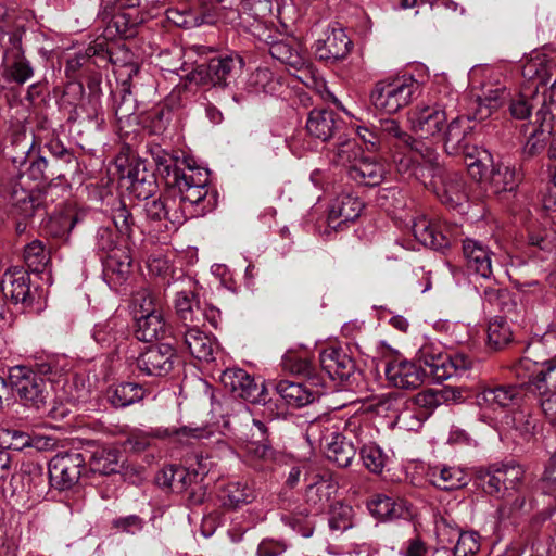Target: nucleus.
Returning a JSON list of instances; mask_svg holds the SVG:
<instances>
[{"label":"nucleus","instance_id":"8","mask_svg":"<svg viewBox=\"0 0 556 556\" xmlns=\"http://www.w3.org/2000/svg\"><path fill=\"white\" fill-rule=\"evenodd\" d=\"M84 466L85 458L80 453L56 454L49 463L51 486L61 491L71 489L79 481Z\"/></svg>","mask_w":556,"mask_h":556},{"label":"nucleus","instance_id":"55","mask_svg":"<svg viewBox=\"0 0 556 556\" xmlns=\"http://www.w3.org/2000/svg\"><path fill=\"white\" fill-rule=\"evenodd\" d=\"M456 544L453 548L454 556H473L481 547V536L476 531H455Z\"/></svg>","mask_w":556,"mask_h":556},{"label":"nucleus","instance_id":"59","mask_svg":"<svg viewBox=\"0 0 556 556\" xmlns=\"http://www.w3.org/2000/svg\"><path fill=\"white\" fill-rule=\"evenodd\" d=\"M26 176L34 181H41L60 178L62 173L50 167L46 157L39 155L30 161Z\"/></svg>","mask_w":556,"mask_h":556},{"label":"nucleus","instance_id":"21","mask_svg":"<svg viewBox=\"0 0 556 556\" xmlns=\"http://www.w3.org/2000/svg\"><path fill=\"white\" fill-rule=\"evenodd\" d=\"M463 254L467 269L478 277L491 279L493 252L479 240L466 238L463 241Z\"/></svg>","mask_w":556,"mask_h":556},{"label":"nucleus","instance_id":"7","mask_svg":"<svg viewBox=\"0 0 556 556\" xmlns=\"http://www.w3.org/2000/svg\"><path fill=\"white\" fill-rule=\"evenodd\" d=\"M483 491L491 496H502L509 492L529 489L525 482V469L518 464H503L489 470L482 477Z\"/></svg>","mask_w":556,"mask_h":556},{"label":"nucleus","instance_id":"29","mask_svg":"<svg viewBox=\"0 0 556 556\" xmlns=\"http://www.w3.org/2000/svg\"><path fill=\"white\" fill-rule=\"evenodd\" d=\"M132 258L126 248L117 249L103 261V276L111 288H117L129 276Z\"/></svg>","mask_w":556,"mask_h":556},{"label":"nucleus","instance_id":"23","mask_svg":"<svg viewBox=\"0 0 556 556\" xmlns=\"http://www.w3.org/2000/svg\"><path fill=\"white\" fill-rule=\"evenodd\" d=\"M252 426L247 434L242 448L250 460H270L274 450L268 440V429L261 420L252 418Z\"/></svg>","mask_w":556,"mask_h":556},{"label":"nucleus","instance_id":"2","mask_svg":"<svg viewBox=\"0 0 556 556\" xmlns=\"http://www.w3.org/2000/svg\"><path fill=\"white\" fill-rule=\"evenodd\" d=\"M270 55L293 71L305 86L316 90L324 100L338 102L329 91L324 78L315 72L309 59L300 45L290 40H277L269 45Z\"/></svg>","mask_w":556,"mask_h":556},{"label":"nucleus","instance_id":"14","mask_svg":"<svg viewBox=\"0 0 556 556\" xmlns=\"http://www.w3.org/2000/svg\"><path fill=\"white\" fill-rule=\"evenodd\" d=\"M368 430V426L357 425L356 420L345 422L346 433H353V437L356 439L364 466L374 473H380L386 466L388 457L379 445L372 442H365Z\"/></svg>","mask_w":556,"mask_h":556},{"label":"nucleus","instance_id":"62","mask_svg":"<svg viewBox=\"0 0 556 556\" xmlns=\"http://www.w3.org/2000/svg\"><path fill=\"white\" fill-rule=\"evenodd\" d=\"M152 156L159 170L165 173L167 176H173V179L175 178V170L184 169L178 165V159L165 150L156 148L152 151Z\"/></svg>","mask_w":556,"mask_h":556},{"label":"nucleus","instance_id":"13","mask_svg":"<svg viewBox=\"0 0 556 556\" xmlns=\"http://www.w3.org/2000/svg\"><path fill=\"white\" fill-rule=\"evenodd\" d=\"M175 357V350L172 345H153L139 355L137 367L146 376H166L174 367Z\"/></svg>","mask_w":556,"mask_h":556},{"label":"nucleus","instance_id":"28","mask_svg":"<svg viewBox=\"0 0 556 556\" xmlns=\"http://www.w3.org/2000/svg\"><path fill=\"white\" fill-rule=\"evenodd\" d=\"M127 336L128 324L118 316L98 323L92 330V338L104 349H117Z\"/></svg>","mask_w":556,"mask_h":556},{"label":"nucleus","instance_id":"16","mask_svg":"<svg viewBox=\"0 0 556 556\" xmlns=\"http://www.w3.org/2000/svg\"><path fill=\"white\" fill-rule=\"evenodd\" d=\"M184 210L177 208V201L175 197L169 194L167 189L166 193L157 199L147 201L144 204L146 216L153 223H162L166 229H169L170 224L174 228L185 223Z\"/></svg>","mask_w":556,"mask_h":556},{"label":"nucleus","instance_id":"15","mask_svg":"<svg viewBox=\"0 0 556 556\" xmlns=\"http://www.w3.org/2000/svg\"><path fill=\"white\" fill-rule=\"evenodd\" d=\"M443 394L441 391L425 390L412 399V405L424 409V412L415 413L410 408H406L397 415L396 421L408 430L418 429L422 421L431 414V412L441 405Z\"/></svg>","mask_w":556,"mask_h":556},{"label":"nucleus","instance_id":"1","mask_svg":"<svg viewBox=\"0 0 556 556\" xmlns=\"http://www.w3.org/2000/svg\"><path fill=\"white\" fill-rule=\"evenodd\" d=\"M168 190L176 198L177 208L184 210L185 222L204 216L217 205V192L208 187V172L200 167L187 166L175 170V178L168 181Z\"/></svg>","mask_w":556,"mask_h":556},{"label":"nucleus","instance_id":"39","mask_svg":"<svg viewBox=\"0 0 556 556\" xmlns=\"http://www.w3.org/2000/svg\"><path fill=\"white\" fill-rule=\"evenodd\" d=\"M126 178L130 181V192L137 198L148 200L156 190V180L154 175L147 170L143 164L137 163L131 166Z\"/></svg>","mask_w":556,"mask_h":556},{"label":"nucleus","instance_id":"3","mask_svg":"<svg viewBox=\"0 0 556 556\" xmlns=\"http://www.w3.org/2000/svg\"><path fill=\"white\" fill-rule=\"evenodd\" d=\"M420 89L419 81L412 75L380 80L370 92V102L380 113L395 114L408 105Z\"/></svg>","mask_w":556,"mask_h":556},{"label":"nucleus","instance_id":"51","mask_svg":"<svg viewBox=\"0 0 556 556\" xmlns=\"http://www.w3.org/2000/svg\"><path fill=\"white\" fill-rule=\"evenodd\" d=\"M24 262L34 273H42L46 269L50 256L41 241L34 240L25 247Z\"/></svg>","mask_w":556,"mask_h":556},{"label":"nucleus","instance_id":"54","mask_svg":"<svg viewBox=\"0 0 556 556\" xmlns=\"http://www.w3.org/2000/svg\"><path fill=\"white\" fill-rule=\"evenodd\" d=\"M34 370L45 382L47 380L51 383H59L66 371L65 359L54 356L48 357L36 363V369Z\"/></svg>","mask_w":556,"mask_h":556},{"label":"nucleus","instance_id":"19","mask_svg":"<svg viewBox=\"0 0 556 556\" xmlns=\"http://www.w3.org/2000/svg\"><path fill=\"white\" fill-rule=\"evenodd\" d=\"M321 370L331 380L345 381L355 372V362L341 348L328 346L319 353Z\"/></svg>","mask_w":556,"mask_h":556},{"label":"nucleus","instance_id":"49","mask_svg":"<svg viewBox=\"0 0 556 556\" xmlns=\"http://www.w3.org/2000/svg\"><path fill=\"white\" fill-rule=\"evenodd\" d=\"M541 105L539 92L533 91L531 86L525 87L522 91L510 101L509 112L517 119L530 117L532 110Z\"/></svg>","mask_w":556,"mask_h":556},{"label":"nucleus","instance_id":"52","mask_svg":"<svg viewBox=\"0 0 556 556\" xmlns=\"http://www.w3.org/2000/svg\"><path fill=\"white\" fill-rule=\"evenodd\" d=\"M12 199L16 211L25 218L34 216L41 207L39 193L31 190H14Z\"/></svg>","mask_w":556,"mask_h":556},{"label":"nucleus","instance_id":"45","mask_svg":"<svg viewBox=\"0 0 556 556\" xmlns=\"http://www.w3.org/2000/svg\"><path fill=\"white\" fill-rule=\"evenodd\" d=\"M155 437L157 438H170L173 443L180 445H191L195 441L208 439L211 432L203 428H191V427H172V428H159L155 430Z\"/></svg>","mask_w":556,"mask_h":556},{"label":"nucleus","instance_id":"57","mask_svg":"<svg viewBox=\"0 0 556 556\" xmlns=\"http://www.w3.org/2000/svg\"><path fill=\"white\" fill-rule=\"evenodd\" d=\"M329 528L333 532H343L353 527V508L349 505L337 504L330 510Z\"/></svg>","mask_w":556,"mask_h":556},{"label":"nucleus","instance_id":"63","mask_svg":"<svg viewBox=\"0 0 556 556\" xmlns=\"http://www.w3.org/2000/svg\"><path fill=\"white\" fill-rule=\"evenodd\" d=\"M112 220L122 235L129 236L134 226V217L124 203H121L112 212Z\"/></svg>","mask_w":556,"mask_h":556},{"label":"nucleus","instance_id":"46","mask_svg":"<svg viewBox=\"0 0 556 556\" xmlns=\"http://www.w3.org/2000/svg\"><path fill=\"white\" fill-rule=\"evenodd\" d=\"M253 491L245 483L229 482L222 488L219 500L224 507L237 509L253 501Z\"/></svg>","mask_w":556,"mask_h":556},{"label":"nucleus","instance_id":"31","mask_svg":"<svg viewBox=\"0 0 556 556\" xmlns=\"http://www.w3.org/2000/svg\"><path fill=\"white\" fill-rule=\"evenodd\" d=\"M502 500L498 505L496 513L501 521L511 520L516 521L532 509V500L530 497V490H522L519 492H509L502 496H497Z\"/></svg>","mask_w":556,"mask_h":556},{"label":"nucleus","instance_id":"17","mask_svg":"<svg viewBox=\"0 0 556 556\" xmlns=\"http://www.w3.org/2000/svg\"><path fill=\"white\" fill-rule=\"evenodd\" d=\"M440 137H443L444 148L448 154L470 155L473 126L469 117L457 116L444 127Z\"/></svg>","mask_w":556,"mask_h":556},{"label":"nucleus","instance_id":"10","mask_svg":"<svg viewBox=\"0 0 556 556\" xmlns=\"http://www.w3.org/2000/svg\"><path fill=\"white\" fill-rule=\"evenodd\" d=\"M219 381L233 396L251 403H265V388L255 382L244 369L232 367L222 371Z\"/></svg>","mask_w":556,"mask_h":556},{"label":"nucleus","instance_id":"4","mask_svg":"<svg viewBox=\"0 0 556 556\" xmlns=\"http://www.w3.org/2000/svg\"><path fill=\"white\" fill-rule=\"evenodd\" d=\"M417 358L430 367V377L437 382L463 374L471 366V359L467 355L446 354L441 345L434 343L422 344L417 351Z\"/></svg>","mask_w":556,"mask_h":556},{"label":"nucleus","instance_id":"6","mask_svg":"<svg viewBox=\"0 0 556 556\" xmlns=\"http://www.w3.org/2000/svg\"><path fill=\"white\" fill-rule=\"evenodd\" d=\"M8 382L25 405L38 409L46 403V382L33 368L22 365L10 368Z\"/></svg>","mask_w":556,"mask_h":556},{"label":"nucleus","instance_id":"60","mask_svg":"<svg viewBox=\"0 0 556 556\" xmlns=\"http://www.w3.org/2000/svg\"><path fill=\"white\" fill-rule=\"evenodd\" d=\"M361 148L355 140L340 142L333 151V161L340 165H353L361 157Z\"/></svg>","mask_w":556,"mask_h":556},{"label":"nucleus","instance_id":"12","mask_svg":"<svg viewBox=\"0 0 556 556\" xmlns=\"http://www.w3.org/2000/svg\"><path fill=\"white\" fill-rule=\"evenodd\" d=\"M35 75L33 63L26 58L22 46L14 45L7 50L2 58V79L8 88L21 87L30 80Z\"/></svg>","mask_w":556,"mask_h":556},{"label":"nucleus","instance_id":"27","mask_svg":"<svg viewBox=\"0 0 556 556\" xmlns=\"http://www.w3.org/2000/svg\"><path fill=\"white\" fill-rule=\"evenodd\" d=\"M184 344L189 353L201 362H211L214 359V353L217 349L216 342L212 337L200 329V326L192 325L179 331Z\"/></svg>","mask_w":556,"mask_h":556},{"label":"nucleus","instance_id":"20","mask_svg":"<svg viewBox=\"0 0 556 556\" xmlns=\"http://www.w3.org/2000/svg\"><path fill=\"white\" fill-rule=\"evenodd\" d=\"M412 232L417 241L433 250H445L452 244L446 227L432 223L424 215L412 220Z\"/></svg>","mask_w":556,"mask_h":556},{"label":"nucleus","instance_id":"40","mask_svg":"<svg viewBox=\"0 0 556 556\" xmlns=\"http://www.w3.org/2000/svg\"><path fill=\"white\" fill-rule=\"evenodd\" d=\"M379 131L382 148L401 150L413 147L414 138L400 126L396 119H381Z\"/></svg>","mask_w":556,"mask_h":556},{"label":"nucleus","instance_id":"24","mask_svg":"<svg viewBox=\"0 0 556 556\" xmlns=\"http://www.w3.org/2000/svg\"><path fill=\"white\" fill-rule=\"evenodd\" d=\"M363 208L364 203L357 195L351 192H343L330 204L328 226L337 230L342 224L355 220L361 215Z\"/></svg>","mask_w":556,"mask_h":556},{"label":"nucleus","instance_id":"26","mask_svg":"<svg viewBox=\"0 0 556 556\" xmlns=\"http://www.w3.org/2000/svg\"><path fill=\"white\" fill-rule=\"evenodd\" d=\"M343 421L337 416L325 414L312 420L306 429L307 440L312 444H318L320 448L326 447V443H331L341 438Z\"/></svg>","mask_w":556,"mask_h":556},{"label":"nucleus","instance_id":"50","mask_svg":"<svg viewBox=\"0 0 556 556\" xmlns=\"http://www.w3.org/2000/svg\"><path fill=\"white\" fill-rule=\"evenodd\" d=\"M118 452L112 448H100L93 452L90 460V470L99 475H111L118 471Z\"/></svg>","mask_w":556,"mask_h":556},{"label":"nucleus","instance_id":"43","mask_svg":"<svg viewBox=\"0 0 556 556\" xmlns=\"http://www.w3.org/2000/svg\"><path fill=\"white\" fill-rule=\"evenodd\" d=\"M193 478H195V475H191L186 468L169 465L157 472L155 481L162 488H168L173 492L180 493L191 485Z\"/></svg>","mask_w":556,"mask_h":556},{"label":"nucleus","instance_id":"42","mask_svg":"<svg viewBox=\"0 0 556 556\" xmlns=\"http://www.w3.org/2000/svg\"><path fill=\"white\" fill-rule=\"evenodd\" d=\"M175 308L179 319L184 323V328L197 325H203L202 308L199 301L191 291L177 292L175 299Z\"/></svg>","mask_w":556,"mask_h":556},{"label":"nucleus","instance_id":"9","mask_svg":"<svg viewBox=\"0 0 556 556\" xmlns=\"http://www.w3.org/2000/svg\"><path fill=\"white\" fill-rule=\"evenodd\" d=\"M408 122L412 130L420 137L429 138L441 136L446 125V112L444 105L435 102L432 104L420 103L408 113Z\"/></svg>","mask_w":556,"mask_h":556},{"label":"nucleus","instance_id":"53","mask_svg":"<svg viewBox=\"0 0 556 556\" xmlns=\"http://www.w3.org/2000/svg\"><path fill=\"white\" fill-rule=\"evenodd\" d=\"M131 304L135 318L162 311L160 299L147 288L139 289L132 294Z\"/></svg>","mask_w":556,"mask_h":556},{"label":"nucleus","instance_id":"41","mask_svg":"<svg viewBox=\"0 0 556 556\" xmlns=\"http://www.w3.org/2000/svg\"><path fill=\"white\" fill-rule=\"evenodd\" d=\"M144 396V389L137 382H119L112 384L106 391L108 401L116 408L130 406Z\"/></svg>","mask_w":556,"mask_h":556},{"label":"nucleus","instance_id":"34","mask_svg":"<svg viewBox=\"0 0 556 556\" xmlns=\"http://www.w3.org/2000/svg\"><path fill=\"white\" fill-rule=\"evenodd\" d=\"M384 175L383 164L367 156H361L356 163L349 167V177L364 186H378L382 182Z\"/></svg>","mask_w":556,"mask_h":556},{"label":"nucleus","instance_id":"32","mask_svg":"<svg viewBox=\"0 0 556 556\" xmlns=\"http://www.w3.org/2000/svg\"><path fill=\"white\" fill-rule=\"evenodd\" d=\"M168 331L169 325L162 311L136 317L135 336L140 341L152 342L164 339Z\"/></svg>","mask_w":556,"mask_h":556},{"label":"nucleus","instance_id":"35","mask_svg":"<svg viewBox=\"0 0 556 556\" xmlns=\"http://www.w3.org/2000/svg\"><path fill=\"white\" fill-rule=\"evenodd\" d=\"M282 366L291 374L302 376L311 387H324L325 376L320 374L312 362L294 352H288L282 357Z\"/></svg>","mask_w":556,"mask_h":556},{"label":"nucleus","instance_id":"48","mask_svg":"<svg viewBox=\"0 0 556 556\" xmlns=\"http://www.w3.org/2000/svg\"><path fill=\"white\" fill-rule=\"evenodd\" d=\"M438 195L441 202L450 207L460 206L468 198L463 177L457 173L448 175L443 181L442 191Z\"/></svg>","mask_w":556,"mask_h":556},{"label":"nucleus","instance_id":"56","mask_svg":"<svg viewBox=\"0 0 556 556\" xmlns=\"http://www.w3.org/2000/svg\"><path fill=\"white\" fill-rule=\"evenodd\" d=\"M393 162L397 173L403 176V178H417L419 176L420 166L415 160L414 153L410 149L396 150L393 153Z\"/></svg>","mask_w":556,"mask_h":556},{"label":"nucleus","instance_id":"58","mask_svg":"<svg viewBox=\"0 0 556 556\" xmlns=\"http://www.w3.org/2000/svg\"><path fill=\"white\" fill-rule=\"evenodd\" d=\"M544 366L545 368L530 381L532 392H542V389L556 391V362L548 361Z\"/></svg>","mask_w":556,"mask_h":556},{"label":"nucleus","instance_id":"11","mask_svg":"<svg viewBox=\"0 0 556 556\" xmlns=\"http://www.w3.org/2000/svg\"><path fill=\"white\" fill-rule=\"evenodd\" d=\"M1 292L13 304H21L24 308L31 307L35 301L29 274L23 267H10L3 273Z\"/></svg>","mask_w":556,"mask_h":556},{"label":"nucleus","instance_id":"64","mask_svg":"<svg viewBox=\"0 0 556 556\" xmlns=\"http://www.w3.org/2000/svg\"><path fill=\"white\" fill-rule=\"evenodd\" d=\"M94 244L98 251L104 252L108 255L121 249L116 245V235L109 227H100L94 237Z\"/></svg>","mask_w":556,"mask_h":556},{"label":"nucleus","instance_id":"44","mask_svg":"<svg viewBox=\"0 0 556 556\" xmlns=\"http://www.w3.org/2000/svg\"><path fill=\"white\" fill-rule=\"evenodd\" d=\"M276 390L286 404L294 407L312 403L318 393V391H313L307 386L288 380L279 381L276 384Z\"/></svg>","mask_w":556,"mask_h":556},{"label":"nucleus","instance_id":"18","mask_svg":"<svg viewBox=\"0 0 556 556\" xmlns=\"http://www.w3.org/2000/svg\"><path fill=\"white\" fill-rule=\"evenodd\" d=\"M352 41L342 28H328L325 38L315 41L313 49L320 61L336 62L344 59L351 49Z\"/></svg>","mask_w":556,"mask_h":556},{"label":"nucleus","instance_id":"37","mask_svg":"<svg viewBox=\"0 0 556 556\" xmlns=\"http://www.w3.org/2000/svg\"><path fill=\"white\" fill-rule=\"evenodd\" d=\"M520 179V175L515 167L502 163L492 165L485 190L493 194L513 192Z\"/></svg>","mask_w":556,"mask_h":556},{"label":"nucleus","instance_id":"33","mask_svg":"<svg viewBox=\"0 0 556 556\" xmlns=\"http://www.w3.org/2000/svg\"><path fill=\"white\" fill-rule=\"evenodd\" d=\"M338 128L339 121L333 111L315 109L309 112L306 121V130L312 137L327 141L333 137Z\"/></svg>","mask_w":556,"mask_h":556},{"label":"nucleus","instance_id":"5","mask_svg":"<svg viewBox=\"0 0 556 556\" xmlns=\"http://www.w3.org/2000/svg\"><path fill=\"white\" fill-rule=\"evenodd\" d=\"M430 367L415 356L408 361L394 353L384 357V374L389 383L399 389H416L422 384L425 377H430Z\"/></svg>","mask_w":556,"mask_h":556},{"label":"nucleus","instance_id":"47","mask_svg":"<svg viewBox=\"0 0 556 556\" xmlns=\"http://www.w3.org/2000/svg\"><path fill=\"white\" fill-rule=\"evenodd\" d=\"M344 432L346 431L344 430ZM350 435L353 433L341 434L340 439L326 443V447L323 448L327 458L342 468L350 466L356 454V446L352 442L345 441Z\"/></svg>","mask_w":556,"mask_h":556},{"label":"nucleus","instance_id":"22","mask_svg":"<svg viewBox=\"0 0 556 556\" xmlns=\"http://www.w3.org/2000/svg\"><path fill=\"white\" fill-rule=\"evenodd\" d=\"M556 74V62L542 52L531 53L521 67L522 77L532 84L533 91L538 92L539 86H545Z\"/></svg>","mask_w":556,"mask_h":556},{"label":"nucleus","instance_id":"30","mask_svg":"<svg viewBox=\"0 0 556 556\" xmlns=\"http://www.w3.org/2000/svg\"><path fill=\"white\" fill-rule=\"evenodd\" d=\"M430 482L443 491L458 490L466 486L469 476L466 470L458 466H434L428 470Z\"/></svg>","mask_w":556,"mask_h":556},{"label":"nucleus","instance_id":"38","mask_svg":"<svg viewBox=\"0 0 556 556\" xmlns=\"http://www.w3.org/2000/svg\"><path fill=\"white\" fill-rule=\"evenodd\" d=\"M367 508L377 519L392 520L404 516L406 503L403 500L380 493L375 494L367 502Z\"/></svg>","mask_w":556,"mask_h":556},{"label":"nucleus","instance_id":"61","mask_svg":"<svg viewBox=\"0 0 556 556\" xmlns=\"http://www.w3.org/2000/svg\"><path fill=\"white\" fill-rule=\"evenodd\" d=\"M40 438H30L27 433L18 431V430H8L4 433L3 441L7 443L8 448H12L15 451H21L27 446H34L36 448H41Z\"/></svg>","mask_w":556,"mask_h":556},{"label":"nucleus","instance_id":"36","mask_svg":"<svg viewBox=\"0 0 556 556\" xmlns=\"http://www.w3.org/2000/svg\"><path fill=\"white\" fill-rule=\"evenodd\" d=\"M519 390L515 386H495L484 388L476 396L480 407L496 410L508 407L518 396Z\"/></svg>","mask_w":556,"mask_h":556},{"label":"nucleus","instance_id":"25","mask_svg":"<svg viewBox=\"0 0 556 556\" xmlns=\"http://www.w3.org/2000/svg\"><path fill=\"white\" fill-rule=\"evenodd\" d=\"M243 67V60L239 55H225L213 58L206 65L205 73L214 86H228Z\"/></svg>","mask_w":556,"mask_h":556}]
</instances>
